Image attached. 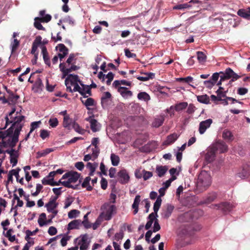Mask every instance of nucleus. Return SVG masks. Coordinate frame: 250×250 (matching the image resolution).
Listing matches in <instances>:
<instances>
[{"mask_svg": "<svg viewBox=\"0 0 250 250\" xmlns=\"http://www.w3.org/2000/svg\"><path fill=\"white\" fill-rule=\"evenodd\" d=\"M188 105L187 102H181L175 105V109L176 111H180L185 109Z\"/></svg>", "mask_w": 250, "mask_h": 250, "instance_id": "nucleus-41", "label": "nucleus"}, {"mask_svg": "<svg viewBox=\"0 0 250 250\" xmlns=\"http://www.w3.org/2000/svg\"><path fill=\"white\" fill-rule=\"evenodd\" d=\"M57 47L59 48V50L60 52L58 54V56L60 58V60L62 61V59H63L68 54V49L62 43L59 44Z\"/></svg>", "mask_w": 250, "mask_h": 250, "instance_id": "nucleus-13", "label": "nucleus"}, {"mask_svg": "<svg viewBox=\"0 0 250 250\" xmlns=\"http://www.w3.org/2000/svg\"><path fill=\"white\" fill-rule=\"evenodd\" d=\"M143 179L145 181H146L151 178L153 176V174L152 172L147 171L146 170H143Z\"/></svg>", "mask_w": 250, "mask_h": 250, "instance_id": "nucleus-56", "label": "nucleus"}, {"mask_svg": "<svg viewBox=\"0 0 250 250\" xmlns=\"http://www.w3.org/2000/svg\"><path fill=\"white\" fill-rule=\"evenodd\" d=\"M223 138L228 142H231L234 139V136L231 132L228 129H225L222 134Z\"/></svg>", "mask_w": 250, "mask_h": 250, "instance_id": "nucleus-23", "label": "nucleus"}, {"mask_svg": "<svg viewBox=\"0 0 250 250\" xmlns=\"http://www.w3.org/2000/svg\"><path fill=\"white\" fill-rule=\"evenodd\" d=\"M86 120L90 123L91 129L93 132H96L100 130V125L96 119L90 117L86 118Z\"/></svg>", "mask_w": 250, "mask_h": 250, "instance_id": "nucleus-10", "label": "nucleus"}, {"mask_svg": "<svg viewBox=\"0 0 250 250\" xmlns=\"http://www.w3.org/2000/svg\"><path fill=\"white\" fill-rule=\"evenodd\" d=\"M217 197V194L215 192L209 193L207 197L204 200L203 203L209 204L214 201Z\"/></svg>", "mask_w": 250, "mask_h": 250, "instance_id": "nucleus-29", "label": "nucleus"}, {"mask_svg": "<svg viewBox=\"0 0 250 250\" xmlns=\"http://www.w3.org/2000/svg\"><path fill=\"white\" fill-rule=\"evenodd\" d=\"M91 180V178L89 176H87L84 179L83 182L82 184V187L83 188H86L87 191H91L93 189V187L89 184Z\"/></svg>", "mask_w": 250, "mask_h": 250, "instance_id": "nucleus-28", "label": "nucleus"}, {"mask_svg": "<svg viewBox=\"0 0 250 250\" xmlns=\"http://www.w3.org/2000/svg\"><path fill=\"white\" fill-rule=\"evenodd\" d=\"M164 120L165 118L163 116L156 118L152 122V125L155 127H159L163 125Z\"/></svg>", "mask_w": 250, "mask_h": 250, "instance_id": "nucleus-26", "label": "nucleus"}, {"mask_svg": "<svg viewBox=\"0 0 250 250\" xmlns=\"http://www.w3.org/2000/svg\"><path fill=\"white\" fill-rule=\"evenodd\" d=\"M92 153L91 154L92 157V161H94L96 160L99 155V154L100 153V149L99 147H94L92 149Z\"/></svg>", "mask_w": 250, "mask_h": 250, "instance_id": "nucleus-53", "label": "nucleus"}, {"mask_svg": "<svg viewBox=\"0 0 250 250\" xmlns=\"http://www.w3.org/2000/svg\"><path fill=\"white\" fill-rule=\"evenodd\" d=\"M194 242V239L192 233L186 235L184 239L183 245L184 246L192 244Z\"/></svg>", "mask_w": 250, "mask_h": 250, "instance_id": "nucleus-30", "label": "nucleus"}, {"mask_svg": "<svg viewBox=\"0 0 250 250\" xmlns=\"http://www.w3.org/2000/svg\"><path fill=\"white\" fill-rule=\"evenodd\" d=\"M118 91L120 93L122 96L125 99L130 97L133 95L132 92L130 90H128L127 88L126 87H119Z\"/></svg>", "mask_w": 250, "mask_h": 250, "instance_id": "nucleus-18", "label": "nucleus"}, {"mask_svg": "<svg viewBox=\"0 0 250 250\" xmlns=\"http://www.w3.org/2000/svg\"><path fill=\"white\" fill-rule=\"evenodd\" d=\"M250 174V168L248 165H244L241 171L237 173V177L245 179L248 178Z\"/></svg>", "mask_w": 250, "mask_h": 250, "instance_id": "nucleus-11", "label": "nucleus"}, {"mask_svg": "<svg viewBox=\"0 0 250 250\" xmlns=\"http://www.w3.org/2000/svg\"><path fill=\"white\" fill-rule=\"evenodd\" d=\"M197 101L202 104H208L210 103V99L207 94L199 95L197 97Z\"/></svg>", "mask_w": 250, "mask_h": 250, "instance_id": "nucleus-31", "label": "nucleus"}, {"mask_svg": "<svg viewBox=\"0 0 250 250\" xmlns=\"http://www.w3.org/2000/svg\"><path fill=\"white\" fill-rule=\"evenodd\" d=\"M60 70L62 73V78H64L67 76V69L65 67V65L64 62L61 63L59 65Z\"/></svg>", "mask_w": 250, "mask_h": 250, "instance_id": "nucleus-54", "label": "nucleus"}, {"mask_svg": "<svg viewBox=\"0 0 250 250\" xmlns=\"http://www.w3.org/2000/svg\"><path fill=\"white\" fill-rule=\"evenodd\" d=\"M178 138V135L175 133H172L168 135L167 140L164 142V145H170L173 144Z\"/></svg>", "mask_w": 250, "mask_h": 250, "instance_id": "nucleus-21", "label": "nucleus"}, {"mask_svg": "<svg viewBox=\"0 0 250 250\" xmlns=\"http://www.w3.org/2000/svg\"><path fill=\"white\" fill-rule=\"evenodd\" d=\"M58 120L56 118H50L49 120V124L52 127H56L58 125Z\"/></svg>", "mask_w": 250, "mask_h": 250, "instance_id": "nucleus-57", "label": "nucleus"}, {"mask_svg": "<svg viewBox=\"0 0 250 250\" xmlns=\"http://www.w3.org/2000/svg\"><path fill=\"white\" fill-rule=\"evenodd\" d=\"M73 120L69 117V116H66L65 117H63L62 125L64 127L69 128L71 124H73Z\"/></svg>", "mask_w": 250, "mask_h": 250, "instance_id": "nucleus-37", "label": "nucleus"}, {"mask_svg": "<svg viewBox=\"0 0 250 250\" xmlns=\"http://www.w3.org/2000/svg\"><path fill=\"white\" fill-rule=\"evenodd\" d=\"M211 208L217 207V209L222 210L224 213H227L230 211L232 208V206L229 202H222L218 204L212 205Z\"/></svg>", "mask_w": 250, "mask_h": 250, "instance_id": "nucleus-4", "label": "nucleus"}, {"mask_svg": "<svg viewBox=\"0 0 250 250\" xmlns=\"http://www.w3.org/2000/svg\"><path fill=\"white\" fill-rule=\"evenodd\" d=\"M211 184L210 175L206 172H201L198 176L197 187L200 190H206Z\"/></svg>", "mask_w": 250, "mask_h": 250, "instance_id": "nucleus-2", "label": "nucleus"}, {"mask_svg": "<svg viewBox=\"0 0 250 250\" xmlns=\"http://www.w3.org/2000/svg\"><path fill=\"white\" fill-rule=\"evenodd\" d=\"M174 208V207L171 204L166 205V208L163 209L162 216L165 218H168L171 215Z\"/></svg>", "mask_w": 250, "mask_h": 250, "instance_id": "nucleus-12", "label": "nucleus"}, {"mask_svg": "<svg viewBox=\"0 0 250 250\" xmlns=\"http://www.w3.org/2000/svg\"><path fill=\"white\" fill-rule=\"evenodd\" d=\"M41 22H42V21H40L39 20H36V18H35V21L34 23V25L35 28H36L38 30H45V28L43 27V26L42 25Z\"/></svg>", "mask_w": 250, "mask_h": 250, "instance_id": "nucleus-51", "label": "nucleus"}, {"mask_svg": "<svg viewBox=\"0 0 250 250\" xmlns=\"http://www.w3.org/2000/svg\"><path fill=\"white\" fill-rule=\"evenodd\" d=\"M58 206V204H51L47 203L45 204V207L46 208L47 211L48 212H53L54 211H58L56 208Z\"/></svg>", "mask_w": 250, "mask_h": 250, "instance_id": "nucleus-39", "label": "nucleus"}, {"mask_svg": "<svg viewBox=\"0 0 250 250\" xmlns=\"http://www.w3.org/2000/svg\"><path fill=\"white\" fill-rule=\"evenodd\" d=\"M110 159L113 166H117L118 165L120 162V158L118 155L112 153L110 156Z\"/></svg>", "mask_w": 250, "mask_h": 250, "instance_id": "nucleus-43", "label": "nucleus"}, {"mask_svg": "<svg viewBox=\"0 0 250 250\" xmlns=\"http://www.w3.org/2000/svg\"><path fill=\"white\" fill-rule=\"evenodd\" d=\"M197 59L200 62H203L206 61L207 56L201 51L197 52Z\"/></svg>", "mask_w": 250, "mask_h": 250, "instance_id": "nucleus-48", "label": "nucleus"}, {"mask_svg": "<svg viewBox=\"0 0 250 250\" xmlns=\"http://www.w3.org/2000/svg\"><path fill=\"white\" fill-rule=\"evenodd\" d=\"M73 128L78 133L83 134L84 133V130L82 129L78 124L74 122L72 124Z\"/></svg>", "mask_w": 250, "mask_h": 250, "instance_id": "nucleus-49", "label": "nucleus"}, {"mask_svg": "<svg viewBox=\"0 0 250 250\" xmlns=\"http://www.w3.org/2000/svg\"><path fill=\"white\" fill-rule=\"evenodd\" d=\"M234 72L230 68H228L225 70V74L223 72H221V73L223 74V77L226 79H229L232 77L234 74Z\"/></svg>", "mask_w": 250, "mask_h": 250, "instance_id": "nucleus-44", "label": "nucleus"}, {"mask_svg": "<svg viewBox=\"0 0 250 250\" xmlns=\"http://www.w3.org/2000/svg\"><path fill=\"white\" fill-rule=\"evenodd\" d=\"M67 77L66 78L65 80V85L67 86V84H68V82L69 81L71 83V84H73L75 83H77L78 82L80 84V82H82L79 79V77L77 75H74V74H68Z\"/></svg>", "mask_w": 250, "mask_h": 250, "instance_id": "nucleus-16", "label": "nucleus"}, {"mask_svg": "<svg viewBox=\"0 0 250 250\" xmlns=\"http://www.w3.org/2000/svg\"><path fill=\"white\" fill-rule=\"evenodd\" d=\"M81 224L80 220H74L72 221L68 224V230L77 229L79 228V225Z\"/></svg>", "mask_w": 250, "mask_h": 250, "instance_id": "nucleus-27", "label": "nucleus"}, {"mask_svg": "<svg viewBox=\"0 0 250 250\" xmlns=\"http://www.w3.org/2000/svg\"><path fill=\"white\" fill-rule=\"evenodd\" d=\"M196 109V108L193 105V104H189V105L188 107L187 112L189 114H192L195 112Z\"/></svg>", "mask_w": 250, "mask_h": 250, "instance_id": "nucleus-62", "label": "nucleus"}, {"mask_svg": "<svg viewBox=\"0 0 250 250\" xmlns=\"http://www.w3.org/2000/svg\"><path fill=\"white\" fill-rule=\"evenodd\" d=\"M80 85L83 88H87V90H86L85 93L86 94H88V96H91L92 95L91 89L92 88H95L97 87V85L94 83H92L90 85H88L84 84L82 82H80Z\"/></svg>", "mask_w": 250, "mask_h": 250, "instance_id": "nucleus-32", "label": "nucleus"}, {"mask_svg": "<svg viewBox=\"0 0 250 250\" xmlns=\"http://www.w3.org/2000/svg\"><path fill=\"white\" fill-rule=\"evenodd\" d=\"M111 97V94L109 92H105L103 94L101 98V103L103 108L107 106L108 101L110 100Z\"/></svg>", "mask_w": 250, "mask_h": 250, "instance_id": "nucleus-15", "label": "nucleus"}, {"mask_svg": "<svg viewBox=\"0 0 250 250\" xmlns=\"http://www.w3.org/2000/svg\"><path fill=\"white\" fill-rule=\"evenodd\" d=\"M21 168L18 167L15 169H12L11 172H13V174L16 177L17 182H19L21 185H23V178L22 177L19 179V172Z\"/></svg>", "mask_w": 250, "mask_h": 250, "instance_id": "nucleus-38", "label": "nucleus"}, {"mask_svg": "<svg viewBox=\"0 0 250 250\" xmlns=\"http://www.w3.org/2000/svg\"><path fill=\"white\" fill-rule=\"evenodd\" d=\"M212 122L213 121L211 119H208L201 122L199 124V132L200 134H204L206 130L210 126Z\"/></svg>", "mask_w": 250, "mask_h": 250, "instance_id": "nucleus-7", "label": "nucleus"}, {"mask_svg": "<svg viewBox=\"0 0 250 250\" xmlns=\"http://www.w3.org/2000/svg\"><path fill=\"white\" fill-rule=\"evenodd\" d=\"M116 208L115 205L109 206L108 208L106 210L104 213H102V215H104V218L105 220H110L114 212L115 211Z\"/></svg>", "mask_w": 250, "mask_h": 250, "instance_id": "nucleus-14", "label": "nucleus"}, {"mask_svg": "<svg viewBox=\"0 0 250 250\" xmlns=\"http://www.w3.org/2000/svg\"><path fill=\"white\" fill-rule=\"evenodd\" d=\"M81 174L76 171H71L69 179L66 181H63L62 185L67 188L74 189H78L79 185L73 186L71 183H76L80 177Z\"/></svg>", "mask_w": 250, "mask_h": 250, "instance_id": "nucleus-3", "label": "nucleus"}, {"mask_svg": "<svg viewBox=\"0 0 250 250\" xmlns=\"http://www.w3.org/2000/svg\"><path fill=\"white\" fill-rule=\"evenodd\" d=\"M162 200L160 198V197H158L155 202L153 206V210L155 213H157L158 211L161 207Z\"/></svg>", "mask_w": 250, "mask_h": 250, "instance_id": "nucleus-40", "label": "nucleus"}, {"mask_svg": "<svg viewBox=\"0 0 250 250\" xmlns=\"http://www.w3.org/2000/svg\"><path fill=\"white\" fill-rule=\"evenodd\" d=\"M191 7V5L188 3H185L183 4H180L174 6L173 7V9L174 10H181L185 9L187 8H189Z\"/></svg>", "mask_w": 250, "mask_h": 250, "instance_id": "nucleus-47", "label": "nucleus"}, {"mask_svg": "<svg viewBox=\"0 0 250 250\" xmlns=\"http://www.w3.org/2000/svg\"><path fill=\"white\" fill-rule=\"evenodd\" d=\"M140 202V195H136L134 200V202L132 204V207L134 209L133 211V213L134 214H136L138 211V206L139 203Z\"/></svg>", "mask_w": 250, "mask_h": 250, "instance_id": "nucleus-34", "label": "nucleus"}, {"mask_svg": "<svg viewBox=\"0 0 250 250\" xmlns=\"http://www.w3.org/2000/svg\"><path fill=\"white\" fill-rule=\"evenodd\" d=\"M81 239L79 241L78 245H80V250H87L89 243L88 241V235L84 234L80 236Z\"/></svg>", "mask_w": 250, "mask_h": 250, "instance_id": "nucleus-6", "label": "nucleus"}, {"mask_svg": "<svg viewBox=\"0 0 250 250\" xmlns=\"http://www.w3.org/2000/svg\"><path fill=\"white\" fill-rule=\"evenodd\" d=\"M98 166V164L97 163H91L88 162L86 165V168H88L90 171L95 170Z\"/></svg>", "mask_w": 250, "mask_h": 250, "instance_id": "nucleus-55", "label": "nucleus"}, {"mask_svg": "<svg viewBox=\"0 0 250 250\" xmlns=\"http://www.w3.org/2000/svg\"><path fill=\"white\" fill-rule=\"evenodd\" d=\"M145 74L146 75L145 77L142 76H136L135 77L140 81H146L149 79H152L154 76L155 74L153 73H146Z\"/></svg>", "mask_w": 250, "mask_h": 250, "instance_id": "nucleus-33", "label": "nucleus"}, {"mask_svg": "<svg viewBox=\"0 0 250 250\" xmlns=\"http://www.w3.org/2000/svg\"><path fill=\"white\" fill-rule=\"evenodd\" d=\"M19 157V153H18V150H16L15 151V153L14 154V155H12V156H10V163L12 165V167H15L18 163V158Z\"/></svg>", "mask_w": 250, "mask_h": 250, "instance_id": "nucleus-42", "label": "nucleus"}, {"mask_svg": "<svg viewBox=\"0 0 250 250\" xmlns=\"http://www.w3.org/2000/svg\"><path fill=\"white\" fill-rule=\"evenodd\" d=\"M7 92L9 94L7 100V104L9 105H15L18 100L20 99V96L17 94H15L11 90H7Z\"/></svg>", "mask_w": 250, "mask_h": 250, "instance_id": "nucleus-8", "label": "nucleus"}, {"mask_svg": "<svg viewBox=\"0 0 250 250\" xmlns=\"http://www.w3.org/2000/svg\"><path fill=\"white\" fill-rule=\"evenodd\" d=\"M216 152V151L213 146L210 147L206 154L205 159L206 161L209 163L212 162L215 158Z\"/></svg>", "mask_w": 250, "mask_h": 250, "instance_id": "nucleus-17", "label": "nucleus"}, {"mask_svg": "<svg viewBox=\"0 0 250 250\" xmlns=\"http://www.w3.org/2000/svg\"><path fill=\"white\" fill-rule=\"evenodd\" d=\"M42 52L43 55V59L45 63L49 67L51 66V63L48 56L47 49L45 46H43L42 47Z\"/></svg>", "mask_w": 250, "mask_h": 250, "instance_id": "nucleus-22", "label": "nucleus"}, {"mask_svg": "<svg viewBox=\"0 0 250 250\" xmlns=\"http://www.w3.org/2000/svg\"><path fill=\"white\" fill-rule=\"evenodd\" d=\"M217 93V96L214 95H211L210 96L211 100L215 103H217L218 101H221L222 99H220V94L219 91H216Z\"/></svg>", "mask_w": 250, "mask_h": 250, "instance_id": "nucleus-61", "label": "nucleus"}, {"mask_svg": "<svg viewBox=\"0 0 250 250\" xmlns=\"http://www.w3.org/2000/svg\"><path fill=\"white\" fill-rule=\"evenodd\" d=\"M80 213V212L78 210L72 209L68 212V216L69 218H74Z\"/></svg>", "mask_w": 250, "mask_h": 250, "instance_id": "nucleus-58", "label": "nucleus"}, {"mask_svg": "<svg viewBox=\"0 0 250 250\" xmlns=\"http://www.w3.org/2000/svg\"><path fill=\"white\" fill-rule=\"evenodd\" d=\"M20 45V41L16 39H14L13 42L11 44V53H14L18 49Z\"/></svg>", "mask_w": 250, "mask_h": 250, "instance_id": "nucleus-45", "label": "nucleus"}, {"mask_svg": "<svg viewBox=\"0 0 250 250\" xmlns=\"http://www.w3.org/2000/svg\"><path fill=\"white\" fill-rule=\"evenodd\" d=\"M215 151H219L220 153H225L228 151V147L226 144L224 142H217L212 146Z\"/></svg>", "mask_w": 250, "mask_h": 250, "instance_id": "nucleus-9", "label": "nucleus"}, {"mask_svg": "<svg viewBox=\"0 0 250 250\" xmlns=\"http://www.w3.org/2000/svg\"><path fill=\"white\" fill-rule=\"evenodd\" d=\"M82 103L87 107L88 108V106H93L95 104L94 100L92 98H88L86 100H84L82 98L80 99Z\"/></svg>", "mask_w": 250, "mask_h": 250, "instance_id": "nucleus-35", "label": "nucleus"}, {"mask_svg": "<svg viewBox=\"0 0 250 250\" xmlns=\"http://www.w3.org/2000/svg\"><path fill=\"white\" fill-rule=\"evenodd\" d=\"M73 201L74 198L73 197L68 196V197H67L65 200L64 208H68L73 203Z\"/></svg>", "mask_w": 250, "mask_h": 250, "instance_id": "nucleus-52", "label": "nucleus"}, {"mask_svg": "<svg viewBox=\"0 0 250 250\" xmlns=\"http://www.w3.org/2000/svg\"><path fill=\"white\" fill-rule=\"evenodd\" d=\"M137 98L140 100L148 102L150 100V96L146 92H141L138 94Z\"/></svg>", "mask_w": 250, "mask_h": 250, "instance_id": "nucleus-36", "label": "nucleus"}, {"mask_svg": "<svg viewBox=\"0 0 250 250\" xmlns=\"http://www.w3.org/2000/svg\"><path fill=\"white\" fill-rule=\"evenodd\" d=\"M237 13L240 17L247 19L250 14V7L247 9H240Z\"/></svg>", "mask_w": 250, "mask_h": 250, "instance_id": "nucleus-25", "label": "nucleus"}, {"mask_svg": "<svg viewBox=\"0 0 250 250\" xmlns=\"http://www.w3.org/2000/svg\"><path fill=\"white\" fill-rule=\"evenodd\" d=\"M168 168L167 166H157L156 172L159 177H162L165 175Z\"/></svg>", "mask_w": 250, "mask_h": 250, "instance_id": "nucleus-19", "label": "nucleus"}, {"mask_svg": "<svg viewBox=\"0 0 250 250\" xmlns=\"http://www.w3.org/2000/svg\"><path fill=\"white\" fill-rule=\"evenodd\" d=\"M52 17L50 15L46 14L42 17H36V20H39L42 22H48L51 21Z\"/></svg>", "mask_w": 250, "mask_h": 250, "instance_id": "nucleus-46", "label": "nucleus"}, {"mask_svg": "<svg viewBox=\"0 0 250 250\" xmlns=\"http://www.w3.org/2000/svg\"><path fill=\"white\" fill-rule=\"evenodd\" d=\"M57 148V147H54V148H46L45 149L43 150L42 151H38L37 153V157H37V158H40L42 157H45V156H46L47 154H48L50 152H52L56 150Z\"/></svg>", "mask_w": 250, "mask_h": 250, "instance_id": "nucleus-20", "label": "nucleus"}, {"mask_svg": "<svg viewBox=\"0 0 250 250\" xmlns=\"http://www.w3.org/2000/svg\"><path fill=\"white\" fill-rule=\"evenodd\" d=\"M117 175L119 177V182L122 184H127L129 181L130 177L126 170L125 169L120 170Z\"/></svg>", "mask_w": 250, "mask_h": 250, "instance_id": "nucleus-5", "label": "nucleus"}, {"mask_svg": "<svg viewBox=\"0 0 250 250\" xmlns=\"http://www.w3.org/2000/svg\"><path fill=\"white\" fill-rule=\"evenodd\" d=\"M72 85H74V87L73 88V91H78L79 92V93L83 96L84 98H87L88 97V95H86L85 92H84L85 88H81L78 83H75L73 84H72Z\"/></svg>", "mask_w": 250, "mask_h": 250, "instance_id": "nucleus-24", "label": "nucleus"}, {"mask_svg": "<svg viewBox=\"0 0 250 250\" xmlns=\"http://www.w3.org/2000/svg\"><path fill=\"white\" fill-rule=\"evenodd\" d=\"M49 131L45 129H41L40 131V137L42 139H45L49 136Z\"/></svg>", "mask_w": 250, "mask_h": 250, "instance_id": "nucleus-59", "label": "nucleus"}, {"mask_svg": "<svg viewBox=\"0 0 250 250\" xmlns=\"http://www.w3.org/2000/svg\"><path fill=\"white\" fill-rule=\"evenodd\" d=\"M42 38L40 36H38L36 37L35 40L34 41L32 44H35L37 46H39V45L41 44L42 43Z\"/></svg>", "mask_w": 250, "mask_h": 250, "instance_id": "nucleus-64", "label": "nucleus"}, {"mask_svg": "<svg viewBox=\"0 0 250 250\" xmlns=\"http://www.w3.org/2000/svg\"><path fill=\"white\" fill-rule=\"evenodd\" d=\"M124 237V233L122 230H121L119 233H116L115 234L114 239L117 241H118L120 240H122Z\"/></svg>", "mask_w": 250, "mask_h": 250, "instance_id": "nucleus-63", "label": "nucleus"}, {"mask_svg": "<svg viewBox=\"0 0 250 250\" xmlns=\"http://www.w3.org/2000/svg\"><path fill=\"white\" fill-rule=\"evenodd\" d=\"M41 121L33 122L31 123L30 133H32L35 129L39 127L41 124Z\"/></svg>", "mask_w": 250, "mask_h": 250, "instance_id": "nucleus-50", "label": "nucleus"}, {"mask_svg": "<svg viewBox=\"0 0 250 250\" xmlns=\"http://www.w3.org/2000/svg\"><path fill=\"white\" fill-rule=\"evenodd\" d=\"M161 229L160 225L159 224V221L157 219H156L154 222V226L153 228V232H156Z\"/></svg>", "mask_w": 250, "mask_h": 250, "instance_id": "nucleus-60", "label": "nucleus"}, {"mask_svg": "<svg viewBox=\"0 0 250 250\" xmlns=\"http://www.w3.org/2000/svg\"><path fill=\"white\" fill-rule=\"evenodd\" d=\"M16 112V108L13 107L8 115L5 117L6 121L5 128L8 125L12 124L11 126L6 130L0 131V140L1 146L4 147H13L19 141L20 132L24 125L25 117L17 111L15 116L13 114Z\"/></svg>", "mask_w": 250, "mask_h": 250, "instance_id": "nucleus-1", "label": "nucleus"}]
</instances>
